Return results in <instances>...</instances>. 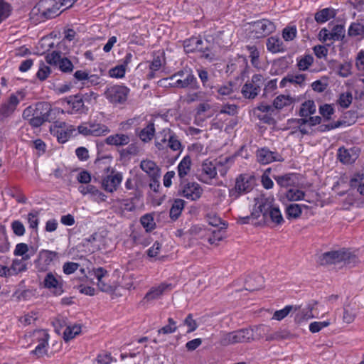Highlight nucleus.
Listing matches in <instances>:
<instances>
[{
  "instance_id": "nucleus-1",
  "label": "nucleus",
  "mask_w": 364,
  "mask_h": 364,
  "mask_svg": "<svg viewBox=\"0 0 364 364\" xmlns=\"http://www.w3.org/2000/svg\"><path fill=\"white\" fill-rule=\"evenodd\" d=\"M52 111L51 105L46 102H40L27 107L22 113L23 119L32 127H39L49 120Z\"/></svg>"
},
{
  "instance_id": "nucleus-2",
  "label": "nucleus",
  "mask_w": 364,
  "mask_h": 364,
  "mask_svg": "<svg viewBox=\"0 0 364 364\" xmlns=\"http://www.w3.org/2000/svg\"><path fill=\"white\" fill-rule=\"evenodd\" d=\"M154 144L159 151L170 149L173 151H178L179 154L184 149L180 137L170 128H164L157 133Z\"/></svg>"
},
{
  "instance_id": "nucleus-3",
  "label": "nucleus",
  "mask_w": 364,
  "mask_h": 364,
  "mask_svg": "<svg viewBox=\"0 0 364 364\" xmlns=\"http://www.w3.org/2000/svg\"><path fill=\"white\" fill-rule=\"evenodd\" d=\"M259 208L264 221L275 226L282 225L284 223V218L278 206L274 204L272 198L262 197L259 200Z\"/></svg>"
},
{
  "instance_id": "nucleus-4",
  "label": "nucleus",
  "mask_w": 364,
  "mask_h": 364,
  "mask_svg": "<svg viewBox=\"0 0 364 364\" xmlns=\"http://www.w3.org/2000/svg\"><path fill=\"white\" fill-rule=\"evenodd\" d=\"M358 262L355 254L346 250L327 252L319 257V263L321 265L343 262V264L352 267Z\"/></svg>"
},
{
  "instance_id": "nucleus-5",
  "label": "nucleus",
  "mask_w": 364,
  "mask_h": 364,
  "mask_svg": "<svg viewBox=\"0 0 364 364\" xmlns=\"http://www.w3.org/2000/svg\"><path fill=\"white\" fill-rule=\"evenodd\" d=\"M253 331L250 328H242L230 333H223L220 338V344L223 346L238 343L249 342L253 339Z\"/></svg>"
},
{
  "instance_id": "nucleus-6",
  "label": "nucleus",
  "mask_w": 364,
  "mask_h": 364,
  "mask_svg": "<svg viewBox=\"0 0 364 364\" xmlns=\"http://www.w3.org/2000/svg\"><path fill=\"white\" fill-rule=\"evenodd\" d=\"M255 186V178L248 174H240L235 180V187L230 190L231 198H237L241 195L250 193Z\"/></svg>"
},
{
  "instance_id": "nucleus-7",
  "label": "nucleus",
  "mask_w": 364,
  "mask_h": 364,
  "mask_svg": "<svg viewBox=\"0 0 364 364\" xmlns=\"http://www.w3.org/2000/svg\"><path fill=\"white\" fill-rule=\"evenodd\" d=\"M25 95L22 91L11 94L8 100L0 105V121L10 117L14 113L20 102Z\"/></svg>"
},
{
  "instance_id": "nucleus-8",
  "label": "nucleus",
  "mask_w": 364,
  "mask_h": 364,
  "mask_svg": "<svg viewBox=\"0 0 364 364\" xmlns=\"http://www.w3.org/2000/svg\"><path fill=\"white\" fill-rule=\"evenodd\" d=\"M129 92L127 86L113 85L106 87L104 95L112 104H123L127 101Z\"/></svg>"
},
{
  "instance_id": "nucleus-9",
  "label": "nucleus",
  "mask_w": 364,
  "mask_h": 364,
  "mask_svg": "<svg viewBox=\"0 0 364 364\" xmlns=\"http://www.w3.org/2000/svg\"><path fill=\"white\" fill-rule=\"evenodd\" d=\"M218 178L217 165L215 160L205 159L202 162L197 178L200 182L213 185V180Z\"/></svg>"
},
{
  "instance_id": "nucleus-10",
  "label": "nucleus",
  "mask_w": 364,
  "mask_h": 364,
  "mask_svg": "<svg viewBox=\"0 0 364 364\" xmlns=\"http://www.w3.org/2000/svg\"><path fill=\"white\" fill-rule=\"evenodd\" d=\"M56 0H41L35 6L37 14L43 21L55 18L60 14V8Z\"/></svg>"
},
{
  "instance_id": "nucleus-11",
  "label": "nucleus",
  "mask_w": 364,
  "mask_h": 364,
  "mask_svg": "<svg viewBox=\"0 0 364 364\" xmlns=\"http://www.w3.org/2000/svg\"><path fill=\"white\" fill-rule=\"evenodd\" d=\"M264 83V77L261 74L253 75L250 80H247L242 87L241 93L246 99H255L260 92Z\"/></svg>"
},
{
  "instance_id": "nucleus-12",
  "label": "nucleus",
  "mask_w": 364,
  "mask_h": 364,
  "mask_svg": "<svg viewBox=\"0 0 364 364\" xmlns=\"http://www.w3.org/2000/svg\"><path fill=\"white\" fill-rule=\"evenodd\" d=\"M47 63L57 66L59 70L65 73H70L74 69V65L70 60L63 57L60 51L54 50L46 56Z\"/></svg>"
},
{
  "instance_id": "nucleus-13",
  "label": "nucleus",
  "mask_w": 364,
  "mask_h": 364,
  "mask_svg": "<svg viewBox=\"0 0 364 364\" xmlns=\"http://www.w3.org/2000/svg\"><path fill=\"white\" fill-rule=\"evenodd\" d=\"M251 33L256 38L268 36L276 30L274 23L266 18L250 23Z\"/></svg>"
},
{
  "instance_id": "nucleus-14",
  "label": "nucleus",
  "mask_w": 364,
  "mask_h": 364,
  "mask_svg": "<svg viewBox=\"0 0 364 364\" xmlns=\"http://www.w3.org/2000/svg\"><path fill=\"white\" fill-rule=\"evenodd\" d=\"M63 105L66 109V112L70 114L85 113L87 111L81 95L66 97L63 102Z\"/></svg>"
},
{
  "instance_id": "nucleus-15",
  "label": "nucleus",
  "mask_w": 364,
  "mask_h": 364,
  "mask_svg": "<svg viewBox=\"0 0 364 364\" xmlns=\"http://www.w3.org/2000/svg\"><path fill=\"white\" fill-rule=\"evenodd\" d=\"M257 161L263 165L269 164L274 161H284V158L277 151H270L267 147L258 149L256 151Z\"/></svg>"
},
{
  "instance_id": "nucleus-16",
  "label": "nucleus",
  "mask_w": 364,
  "mask_h": 364,
  "mask_svg": "<svg viewBox=\"0 0 364 364\" xmlns=\"http://www.w3.org/2000/svg\"><path fill=\"white\" fill-rule=\"evenodd\" d=\"M122 180V173L112 171L110 174L103 178L102 186L105 191L113 193L117 190Z\"/></svg>"
},
{
  "instance_id": "nucleus-17",
  "label": "nucleus",
  "mask_w": 364,
  "mask_h": 364,
  "mask_svg": "<svg viewBox=\"0 0 364 364\" xmlns=\"http://www.w3.org/2000/svg\"><path fill=\"white\" fill-rule=\"evenodd\" d=\"M203 188L196 182H188L186 183L181 190V194L186 198L191 200H196L201 197Z\"/></svg>"
},
{
  "instance_id": "nucleus-18",
  "label": "nucleus",
  "mask_w": 364,
  "mask_h": 364,
  "mask_svg": "<svg viewBox=\"0 0 364 364\" xmlns=\"http://www.w3.org/2000/svg\"><path fill=\"white\" fill-rule=\"evenodd\" d=\"M36 338L38 344L36 346L35 349L31 351V353L36 355L38 357H41L47 353V346L48 345L49 334L45 330H40L36 333Z\"/></svg>"
},
{
  "instance_id": "nucleus-19",
  "label": "nucleus",
  "mask_w": 364,
  "mask_h": 364,
  "mask_svg": "<svg viewBox=\"0 0 364 364\" xmlns=\"http://www.w3.org/2000/svg\"><path fill=\"white\" fill-rule=\"evenodd\" d=\"M58 258V253L54 251L42 250L39 252L36 264L41 266L42 269H46L50 264Z\"/></svg>"
},
{
  "instance_id": "nucleus-20",
  "label": "nucleus",
  "mask_w": 364,
  "mask_h": 364,
  "mask_svg": "<svg viewBox=\"0 0 364 364\" xmlns=\"http://www.w3.org/2000/svg\"><path fill=\"white\" fill-rule=\"evenodd\" d=\"M171 284L161 283L157 287H152L144 296V301L149 302L158 299L166 290L171 289Z\"/></svg>"
},
{
  "instance_id": "nucleus-21",
  "label": "nucleus",
  "mask_w": 364,
  "mask_h": 364,
  "mask_svg": "<svg viewBox=\"0 0 364 364\" xmlns=\"http://www.w3.org/2000/svg\"><path fill=\"white\" fill-rule=\"evenodd\" d=\"M43 284L46 288L53 289L54 293L57 295H60L63 292L62 283L51 272L46 275Z\"/></svg>"
},
{
  "instance_id": "nucleus-22",
  "label": "nucleus",
  "mask_w": 364,
  "mask_h": 364,
  "mask_svg": "<svg viewBox=\"0 0 364 364\" xmlns=\"http://www.w3.org/2000/svg\"><path fill=\"white\" fill-rule=\"evenodd\" d=\"M358 154L353 149L339 148L338 150V158L340 161L345 164H351L358 159Z\"/></svg>"
},
{
  "instance_id": "nucleus-23",
  "label": "nucleus",
  "mask_w": 364,
  "mask_h": 364,
  "mask_svg": "<svg viewBox=\"0 0 364 364\" xmlns=\"http://www.w3.org/2000/svg\"><path fill=\"white\" fill-rule=\"evenodd\" d=\"M198 48H197L196 52H200L201 53V57L209 60L213 61L215 59V54L213 51L214 45L213 43L210 42L208 40H201V45H200Z\"/></svg>"
},
{
  "instance_id": "nucleus-24",
  "label": "nucleus",
  "mask_w": 364,
  "mask_h": 364,
  "mask_svg": "<svg viewBox=\"0 0 364 364\" xmlns=\"http://www.w3.org/2000/svg\"><path fill=\"white\" fill-rule=\"evenodd\" d=\"M92 274L97 279V286L101 291L105 292H112L114 291L111 285L107 284L103 281V278L107 274V271L102 267L93 269Z\"/></svg>"
},
{
  "instance_id": "nucleus-25",
  "label": "nucleus",
  "mask_w": 364,
  "mask_h": 364,
  "mask_svg": "<svg viewBox=\"0 0 364 364\" xmlns=\"http://www.w3.org/2000/svg\"><path fill=\"white\" fill-rule=\"evenodd\" d=\"M131 139L127 134H115L109 135L105 139V143L108 145L115 146H123L129 144Z\"/></svg>"
},
{
  "instance_id": "nucleus-26",
  "label": "nucleus",
  "mask_w": 364,
  "mask_h": 364,
  "mask_svg": "<svg viewBox=\"0 0 364 364\" xmlns=\"http://www.w3.org/2000/svg\"><path fill=\"white\" fill-rule=\"evenodd\" d=\"M140 168L148 174L150 178L161 176V169L154 161H141Z\"/></svg>"
},
{
  "instance_id": "nucleus-27",
  "label": "nucleus",
  "mask_w": 364,
  "mask_h": 364,
  "mask_svg": "<svg viewBox=\"0 0 364 364\" xmlns=\"http://www.w3.org/2000/svg\"><path fill=\"white\" fill-rule=\"evenodd\" d=\"M330 68L339 76L346 77L351 74L352 64L349 62L341 63L333 60L330 63Z\"/></svg>"
},
{
  "instance_id": "nucleus-28",
  "label": "nucleus",
  "mask_w": 364,
  "mask_h": 364,
  "mask_svg": "<svg viewBox=\"0 0 364 364\" xmlns=\"http://www.w3.org/2000/svg\"><path fill=\"white\" fill-rule=\"evenodd\" d=\"M156 134L155 124L153 120L146 123L143 129L138 133V136L144 143L152 140Z\"/></svg>"
},
{
  "instance_id": "nucleus-29",
  "label": "nucleus",
  "mask_w": 364,
  "mask_h": 364,
  "mask_svg": "<svg viewBox=\"0 0 364 364\" xmlns=\"http://www.w3.org/2000/svg\"><path fill=\"white\" fill-rule=\"evenodd\" d=\"M267 49L272 53H283L285 47L282 41L277 36H271L267 40Z\"/></svg>"
},
{
  "instance_id": "nucleus-30",
  "label": "nucleus",
  "mask_w": 364,
  "mask_h": 364,
  "mask_svg": "<svg viewBox=\"0 0 364 364\" xmlns=\"http://www.w3.org/2000/svg\"><path fill=\"white\" fill-rule=\"evenodd\" d=\"M235 160L234 156H228L225 158H220L218 160L215 159V164L217 165V171H218L222 177L226 176L231 166L233 164Z\"/></svg>"
},
{
  "instance_id": "nucleus-31",
  "label": "nucleus",
  "mask_w": 364,
  "mask_h": 364,
  "mask_svg": "<svg viewBox=\"0 0 364 364\" xmlns=\"http://www.w3.org/2000/svg\"><path fill=\"white\" fill-rule=\"evenodd\" d=\"M245 48L249 53V58L252 65L257 69H260L262 67L259 59L260 50L259 48L255 45H247Z\"/></svg>"
},
{
  "instance_id": "nucleus-32",
  "label": "nucleus",
  "mask_w": 364,
  "mask_h": 364,
  "mask_svg": "<svg viewBox=\"0 0 364 364\" xmlns=\"http://www.w3.org/2000/svg\"><path fill=\"white\" fill-rule=\"evenodd\" d=\"M191 167V159L190 156H185L177 166L178 176L181 179L184 178L190 172Z\"/></svg>"
},
{
  "instance_id": "nucleus-33",
  "label": "nucleus",
  "mask_w": 364,
  "mask_h": 364,
  "mask_svg": "<svg viewBox=\"0 0 364 364\" xmlns=\"http://www.w3.org/2000/svg\"><path fill=\"white\" fill-rule=\"evenodd\" d=\"M173 85L177 88H196L197 79L193 74H188L183 80H176Z\"/></svg>"
},
{
  "instance_id": "nucleus-34",
  "label": "nucleus",
  "mask_w": 364,
  "mask_h": 364,
  "mask_svg": "<svg viewBox=\"0 0 364 364\" xmlns=\"http://www.w3.org/2000/svg\"><path fill=\"white\" fill-rule=\"evenodd\" d=\"M185 206V201L183 199H175L169 212V215L171 220H177L181 214L182 210Z\"/></svg>"
},
{
  "instance_id": "nucleus-35",
  "label": "nucleus",
  "mask_w": 364,
  "mask_h": 364,
  "mask_svg": "<svg viewBox=\"0 0 364 364\" xmlns=\"http://www.w3.org/2000/svg\"><path fill=\"white\" fill-rule=\"evenodd\" d=\"M336 12L331 8H325L315 14V20L318 23H323L334 18Z\"/></svg>"
},
{
  "instance_id": "nucleus-36",
  "label": "nucleus",
  "mask_w": 364,
  "mask_h": 364,
  "mask_svg": "<svg viewBox=\"0 0 364 364\" xmlns=\"http://www.w3.org/2000/svg\"><path fill=\"white\" fill-rule=\"evenodd\" d=\"M202 38L200 37L193 36L183 41V48L186 53H194L197 51L199 46L201 45Z\"/></svg>"
},
{
  "instance_id": "nucleus-37",
  "label": "nucleus",
  "mask_w": 364,
  "mask_h": 364,
  "mask_svg": "<svg viewBox=\"0 0 364 364\" xmlns=\"http://www.w3.org/2000/svg\"><path fill=\"white\" fill-rule=\"evenodd\" d=\"M23 259H14L9 268L11 277L18 274L27 269L26 264Z\"/></svg>"
},
{
  "instance_id": "nucleus-38",
  "label": "nucleus",
  "mask_w": 364,
  "mask_h": 364,
  "mask_svg": "<svg viewBox=\"0 0 364 364\" xmlns=\"http://www.w3.org/2000/svg\"><path fill=\"white\" fill-rule=\"evenodd\" d=\"M89 127L92 136H98L105 135L110 132V129L107 126L103 124L97 123L96 122H89Z\"/></svg>"
},
{
  "instance_id": "nucleus-39",
  "label": "nucleus",
  "mask_w": 364,
  "mask_h": 364,
  "mask_svg": "<svg viewBox=\"0 0 364 364\" xmlns=\"http://www.w3.org/2000/svg\"><path fill=\"white\" fill-rule=\"evenodd\" d=\"M294 177L295 175L294 173H287L282 176H275L274 178L279 186L287 188L295 184Z\"/></svg>"
},
{
  "instance_id": "nucleus-40",
  "label": "nucleus",
  "mask_w": 364,
  "mask_h": 364,
  "mask_svg": "<svg viewBox=\"0 0 364 364\" xmlns=\"http://www.w3.org/2000/svg\"><path fill=\"white\" fill-rule=\"evenodd\" d=\"M316 105L313 100H307L301 104L299 115L301 117H307L316 112Z\"/></svg>"
},
{
  "instance_id": "nucleus-41",
  "label": "nucleus",
  "mask_w": 364,
  "mask_h": 364,
  "mask_svg": "<svg viewBox=\"0 0 364 364\" xmlns=\"http://www.w3.org/2000/svg\"><path fill=\"white\" fill-rule=\"evenodd\" d=\"M262 283L263 278L260 275H255L254 278L250 277L246 281V289L249 291H255L259 289L262 287Z\"/></svg>"
},
{
  "instance_id": "nucleus-42",
  "label": "nucleus",
  "mask_w": 364,
  "mask_h": 364,
  "mask_svg": "<svg viewBox=\"0 0 364 364\" xmlns=\"http://www.w3.org/2000/svg\"><path fill=\"white\" fill-rule=\"evenodd\" d=\"M208 237L207 238L208 242L210 245H217L218 243L221 241L224 237V230L220 229L216 230H208Z\"/></svg>"
},
{
  "instance_id": "nucleus-43",
  "label": "nucleus",
  "mask_w": 364,
  "mask_h": 364,
  "mask_svg": "<svg viewBox=\"0 0 364 364\" xmlns=\"http://www.w3.org/2000/svg\"><path fill=\"white\" fill-rule=\"evenodd\" d=\"M293 102L292 98L289 95H281L277 96L273 102V106L278 109L289 106Z\"/></svg>"
},
{
  "instance_id": "nucleus-44",
  "label": "nucleus",
  "mask_w": 364,
  "mask_h": 364,
  "mask_svg": "<svg viewBox=\"0 0 364 364\" xmlns=\"http://www.w3.org/2000/svg\"><path fill=\"white\" fill-rule=\"evenodd\" d=\"M300 309L299 306L287 305L284 309L276 311L273 314V319L281 321L291 311H298Z\"/></svg>"
},
{
  "instance_id": "nucleus-45",
  "label": "nucleus",
  "mask_w": 364,
  "mask_h": 364,
  "mask_svg": "<svg viewBox=\"0 0 364 364\" xmlns=\"http://www.w3.org/2000/svg\"><path fill=\"white\" fill-rule=\"evenodd\" d=\"M81 332V326L79 325H74L72 326H67L63 332V338L65 342H68L74 338L77 335Z\"/></svg>"
},
{
  "instance_id": "nucleus-46",
  "label": "nucleus",
  "mask_w": 364,
  "mask_h": 364,
  "mask_svg": "<svg viewBox=\"0 0 364 364\" xmlns=\"http://www.w3.org/2000/svg\"><path fill=\"white\" fill-rule=\"evenodd\" d=\"M302 213L301 205L296 203L290 204L286 208V215L288 219H296L300 217Z\"/></svg>"
},
{
  "instance_id": "nucleus-47",
  "label": "nucleus",
  "mask_w": 364,
  "mask_h": 364,
  "mask_svg": "<svg viewBox=\"0 0 364 364\" xmlns=\"http://www.w3.org/2000/svg\"><path fill=\"white\" fill-rule=\"evenodd\" d=\"M297 67L299 70H306L313 63L314 58L311 55H305L296 58Z\"/></svg>"
},
{
  "instance_id": "nucleus-48",
  "label": "nucleus",
  "mask_w": 364,
  "mask_h": 364,
  "mask_svg": "<svg viewBox=\"0 0 364 364\" xmlns=\"http://www.w3.org/2000/svg\"><path fill=\"white\" fill-rule=\"evenodd\" d=\"M28 250L29 248L27 244L23 242L18 243L16 245L14 255L15 256H21L23 259L28 260L31 258V255L27 254Z\"/></svg>"
},
{
  "instance_id": "nucleus-49",
  "label": "nucleus",
  "mask_w": 364,
  "mask_h": 364,
  "mask_svg": "<svg viewBox=\"0 0 364 364\" xmlns=\"http://www.w3.org/2000/svg\"><path fill=\"white\" fill-rule=\"evenodd\" d=\"M140 223L146 232L151 231L156 227L154 219L151 214L143 215L140 219Z\"/></svg>"
},
{
  "instance_id": "nucleus-50",
  "label": "nucleus",
  "mask_w": 364,
  "mask_h": 364,
  "mask_svg": "<svg viewBox=\"0 0 364 364\" xmlns=\"http://www.w3.org/2000/svg\"><path fill=\"white\" fill-rule=\"evenodd\" d=\"M304 193L299 189L289 188L285 193V197L289 201H296L302 200Z\"/></svg>"
},
{
  "instance_id": "nucleus-51",
  "label": "nucleus",
  "mask_w": 364,
  "mask_h": 364,
  "mask_svg": "<svg viewBox=\"0 0 364 364\" xmlns=\"http://www.w3.org/2000/svg\"><path fill=\"white\" fill-rule=\"evenodd\" d=\"M167 321L168 324L158 330L159 334H171L177 331L176 322L172 318H168Z\"/></svg>"
},
{
  "instance_id": "nucleus-52",
  "label": "nucleus",
  "mask_w": 364,
  "mask_h": 364,
  "mask_svg": "<svg viewBox=\"0 0 364 364\" xmlns=\"http://www.w3.org/2000/svg\"><path fill=\"white\" fill-rule=\"evenodd\" d=\"M348 33L353 37L364 36V25L357 22L352 23L348 28Z\"/></svg>"
},
{
  "instance_id": "nucleus-53",
  "label": "nucleus",
  "mask_w": 364,
  "mask_h": 364,
  "mask_svg": "<svg viewBox=\"0 0 364 364\" xmlns=\"http://www.w3.org/2000/svg\"><path fill=\"white\" fill-rule=\"evenodd\" d=\"M305 79L306 75L304 74L288 75L286 77L282 80L281 84L284 82H289L290 83L301 85L304 84Z\"/></svg>"
},
{
  "instance_id": "nucleus-54",
  "label": "nucleus",
  "mask_w": 364,
  "mask_h": 364,
  "mask_svg": "<svg viewBox=\"0 0 364 364\" xmlns=\"http://www.w3.org/2000/svg\"><path fill=\"white\" fill-rule=\"evenodd\" d=\"M127 70L123 65H117L109 70V76L112 78L122 79L125 76Z\"/></svg>"
},
{
  "instance_id": "nucleus-55",
  "label": "nucleus",
  "mask_w": 364,
  "mask_h": 364,
  "mask_svg": "<svg viewBox=\"0 0 364 364\" xmlns=\"http://www.w3.org/2000/svg\"><path fill=\"white\" fill-rule=\"evenodd\" d=\"M297 33L296 27L295 26H287L282 31V38L286 41H293Z\"/></svg>"
},
{
  "instance_id": "nucleus-56",
  "label": "nucleus",
  "mask_w": 364,
  "mask_h": 364,
  "mask_svg": "<svg viewBox=\"0 0 364 364\" xmlns=\"http://www.w3.org/2000/svg\"><path fill=\"white\" fill-rule=\"evenodd\" d=\"M331 32L333 41H341L345 36V28L342 25H336Z\"/></svg>"
},
{
  "instance_id": "nucleus-57",
  "label": "nucleus",
  "mask_w": 364,
  "mask_h": 364,
  "mask_svg": "<svg viewBox=\"0 0 364 364\" xmlns=\"http://www.w3.org/2000/svg\"><path fill=\"white\" fill-rule=\"evenodd\" d=\"M50 72V67L42 63L39 65L38 70L36 73V77L39 80L44 81L48 78Z\"/></svg>"
},
{
  "instance_id": "nucleus-58",
  "label": "nucleus",
  "mask_w": 364,
  "mask_h": 364,
  "mask_svg": "<svg viewBox=\"0 0 364 364\" xmlns=\"http://www.w3.org/2000/svg\"><path fill=\"white\" fill-rule=\"evenodd\" d=\"M11 11L10 4L4 0H0V23L9 16Z\"/></svg>"
},
{
  "instance_id": "nucleus-59",
  "label": "nucleus",
  "mask_w": 364,
  "mask_h": 364,
  "mask_svg": "<svg viewBox=\"0 0 364 364\" xmlns=\"http://www.w3.org/2000/svg\"><path fill=\"white\" fill-rule=\"evenodd\" d=\"M307 309V312L304 313V311L302 310L296 314L294 318L296 322L301 323L304 320H307L314 317V315L312 314L313 306H311V304H309Z\"/></svg>"
},
{
  "instance_id": "nucleus-60",
  "label": "nucleus",
  "mask_w": 364,
  "mask_h": 364,
  "mask_svg": "<svg viewBox=\"0 0 364 364\" xmlns=\"http://www.w3.org/2000/svg\"><path fill=\"white\" fill-rule=\"evenodd\" d=\"M353 97L350 92L342 93L338 100V104L342 108H348L352 102Z\"/></svg>"
},
{
  "instance_id": "nucleus-61",
  "label": "nucleus",
  "mask_w": 364,
  "mask_h": 364,
  "mask_svg": "<svg viewBox=\"0 0 364 364\" xmlns=\"http://www.w3.org/2000/svg\"><path fill=\"white\" fill-rule=\"evenodd\" d=\"M319 113L326 119H331L334 113V109L331 105L325 104L319 107Z\"/></svg>"
},
{
  "instance_id": "nucleus-62",
  "label": "nucleus",
  "mask_w": 364,
  "mask_h": 364,
  "mask_svg": "<svg viewBox=\"0 0 364 364\" xmlns=\"http://www.w3.org/2000/svg\"><path fill=\"white\" fill-rule=\"evenodd\" d=\"M329 324L328 321H314L309 324V331L313 333H318L323 328L328 326Z\"/></svg>"
},
{
  "instance_id": "nucleus-63",
  "label": "nucleus",
  "mask_w": 364,
  "mask_h": 364,
  "mask_svg": "<svg viewBox=\"0 0 364 364\" xmlns=\"http://www.w3.org/2000/svg\"><path fill=\"white\" fill-rule=\"evenodd\" d=\"M14 233L17 236H23L26 230L23 224L20 220H14L11 225Z\"/></svg>"
},
{
  "instance_id": "nucleus-64",
  "label": "nucleus",
  "mask_w": 364,
  "mask_h": 364,
  "mask_svg": "<svg viewBox=\"0 0 364 364\" xmlns=\"http://www.w3.org/2000/svg\"><path fill=\"white\" fill-rule=\"evenodd\" d=\"M112 360L111 353L106 351L100 353L96 358V360L99 364H110Z\"/></svg>"
}]
</instances>
